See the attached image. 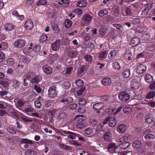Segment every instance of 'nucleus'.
<instances>
[{
  "instance_id": "41",
  "label": "nucleus",
  "mask_w": 155,
  "mask_h": 155,
  "mask_svg": "<svg viewBox=\"0 0 155 155\" xmlns=\"http://www.w3.org/2000/svg\"><path fill=\"white\" fill-rule=\"evenodd\" d=\"M155 96V91H152L148 93L146 96V98L147 99H151Z\"/></svg>"
},
{
  "instance_id": "35",
  "label": "nucleus",
  "mask_w": 155,
  "mask_h": 155,
  "mask_svg": "<svg viewBox=\"0 0 155 155\" xmlns=\"http://www.w3.org/2000/svg\"><path fill=\"white\" fill-rule=\"evenodd\" d=\"M108 11L106 9H104L100 11L98 13V15L101 17H102L104 15H107L108 14Z\"/></svg>"
},
{
  "instance_id": "45",
  "label": "nucleus",
  "mask_w": 155,
  "mask_h": 155,
  "mask_svg": "<svg viewBox=\"0 0 155 155\" xmlns=\"http://www.w3.org/2000/svg\"><path fill=\"white\" fill-rule=\"evenodd\" d=\"M6 130L9 133L12 134L13 135L16 134V132L15 130L12 127H8L6 129Z\"/></svg>"
},
{
  "instance_id": "15",
  "label": "nucleus",
  "mask_w": 155,
  "mask_h": 155,
  "mask_svg": "<svg viewBox=\"0 0 155 155\" xmlns=\"http://www.w3.org/2000/svg\"><path fill=\"white\" fill-rule=\"evenodd\" d=\"M112 134L110 132L107 131L105 132L104 135V140L107 141H110L112 140Z\"/></svg>"
},
{
  "instance_id": "22",
  "label": "nucleus",
  "mask_w": 155,
  "mask_h": 155,
  "mask_svg": "<svg viewBox=\"0 0 155 155\" xmlns=\"http://www.w3.org/2000/svg\"><path fill=\"white\" fill-rule=\"evenodd\" d=\"M125 13L126 16H131L132 15V8L130 6H127L125 8Z\"/></svg>"
},
{
  "instance_id": "64",
  "label": "nucleus",
  "mask_w": 155,
  "mask_h": 155,
  "mask_svg": "<svg viewBox=\"0 0 155 155\" xmlns=\"http://www.w3.org/2000/svg\"><path fill=\"white\" fill-rule=\"evenodd\" d=\"M140 4L138 2H136L130 5L131 8H133L137 10L139 8Z\"/></svg>"
},
{
  "instance_id": "51",
  "label": "nucleus",
  "mask_w": 155,
  "mask_h": 155,
  "mask_svg": "<svg viewBox=\"0 0 155 155\" xmlns=\"http://www.w3.org/2000/svg\"><path fill=\"white\" fill-rule=\"evenodd\" d=\"M34 89L36 91V92L38 93L41 92L42 89L40 87V85H35L34 86Z\"/></svg>"
},
{
  "instance_id": "54",
  "label": "nucleus",
  "mask_w": 155,
  "mask_h": 155,
  "mask_svg": "<svg viewBox=\"0 0 155 155\" xmlns=\"http://www.w3.org/2000/svg\"><path fill=\"white\" fill-rule=\"evenodd\" d=\"M48 38V36L46 35H42L40 38V41L41 42H45Z\"/></svg>"
},
{
  "instance_id": "29",
  "label": "nucleus",
  "mask_w": 155,
  "mask_h": 155,
  "mask_svg": "<svg viewBox=\"0 0 155 155\" xmlns=\"http://www.w3.org/2000/svg\"><path fill=\"white\" fill-rule=\"evenodd\" d=\"M146 81L148 83H151L153 81V77L150 74H147L144 76Z\"/></svg>"
},
{
  "instance_id": "20",
  "label": "nucleus",
  "mask_w": 155,
  "mask_h": 155,
  "mask_svg": "<svg viewBox=\"0 0 155 155\" xmlns=\"http://www.w3.org/2000/svg\"><path fill=\"white\" fill-rule=\"evenodd\" d=\"M130 75V71L129 68L125 69L123 72L122 75L124 78H127Z\"/></svg>"
},
{
  "instance_id": "12",
  "label": "nucleus",
  "mask_w": 155,
  "mask_h": 155,
  "mask_svg": "<svg viewBox=\"0 0 155 155\" xmlns=\"http://www.w3.org/2000/svg\"><path fill=\"white\" fill-rule=\"evenodd\" d=\"M42 69L43 72L47 74H51L52 72V68L48 64L43 65Z\"/></svg>"
},
{
  "instance_id": "24",
  "label": "nucleus",
  "mask_w": 155,
  "mask_h": 155,
  "mask_svg": "<svg viewBox=\"0 0 155 155\" xmlns=\"http://www.w3.org/2000/svg\"><path fill=\"white\" fill-rule=\"evenodd\" d=\"M67 116V114L65 112H62L59 114L57 117L60 121H63L66 119Z\"/></svg>"
},
{
  "instance_id": "47",
  "label": "nucleus",
  "mask_w": 155,
  "mask_h": 155,
  "mask_svg": "<svg viewBox=\"0 0 155 155\" xmlns=\"http://www.w3.org/2000/svg\"><path fill=\"white\" fill-rule=\"evenodd\" d=\"M25 5L27 6H30L34 3L33 0H26L24 2Z\"/></svg>"
},
{
  "instance_id": "49",
  "label": "nucleus",
  "mask_w": 155,
  "mask_h": 155,
  "mask_svg": "<svg viewBox=\"0 0 155 155\" xmlns=\"http://www.w3.org/2000/svg\"><path fill=\"white\" fill-rule=\"evenodd\" d=\"M35 107L38 108H40L42 105L40 101L36 100L34 102Z\"/></svg>"
},
{
  "instance_id": "38",
  "label": "nucleus",
  "mask_w": 155,
  "mask_h": 155,
  "mask_svg": "<svg viewBox=\"0 0 155 155\" xmlns=\"http://www.w3.org/2000/svg\"><path fill=\"white\" fill-rule=\"evenodd\" d=\"M87 100L86 99L83 98H80L78 101V104L81 106H84L87 103Z\"/></svg>"
},
{
  "instance_id": "61",
  "label": "nucleus",
  "mask_w": 155,
  "mask_h": 155,
  "mask_svg": "<svg viewBox=\"0 0 155 155\" xmlns=\"http://www.w3.org/2000/svg\"><path fill=\"white\" fill-rule=\"evenodd\" d=\"M47 0H40L37 3V5L38 6L40 5H43L47 3Z\"/></svg>"
},
{
  "instance_id": "46",
  "label": "nucleus",
  "mask_w": 155,
  "mask_h": 155,
  "mask_svg": "<svg viewBox=\"0 0 155 155\" xmlns=\"http://www.w3.org/2000/svg\"><path fill=\"white\" fill-rule=\"evenodd\" d=\"M57 110L56 109H54L50 110L48 113V116L51 117H53V116L55 114Z\"/></svg>"
},
{
  "instance_id": "30",
  "label": "nucleus",
  "mask_w": 155,
  "mask_h": 155,
  "mask_svg": "<svg viewBox=\"0 0 155 155\" xmlns=\"http://www.w3.org/2000/svg\"><path fill=\"white\" fill-rule=\"evenodd\" d=\"M77 54V52L76 51H71L68 52V56L70 58H73L76 56Z\"/></svg>"
},
{
  "instance_id": "8",
  "label": "nucleus",
  "mask_w": 155,
  "mask_h": 155,
  "mask_svg": "<svg viewBox=\"0 0 155 155\" xmlns=\"http://www.w3.org/2000/svg\"><path fill=\"white\" fill-rule=\"evenodd\" d=\"M140 42V39L138 37H134L131 40L130 45L132 47L138 45Z\"/></svg>"
},
{
  "instance_id": "52",
  "label": "nucleus",
  "mask_w": 155,
  "mask_h": 155,
  "mask_svg": "<svg viewBox=\"0 0 155 155\" xmlns=\"http://www.w3.org/2000/svg\"><path fill=\"white\" fill-rule=\"evenodd\" d=\"M144 138L146 139H153L154 138L155 136L151 134H149L144 136Z\"/></svg>"
},
{
  "instance_id": "36",
  "label": "nucleus",
  "mask_w": 155,
  "mask_h": 155,
  "mask_svg": "<svg viewBox=\"0 0 155 155\" xmlns=\"http://www.w3.org/2000/svg\"><path fill=\"white\" fill-rule=\"evenodd\" d=\"M33 149H29L25 153V155H37V152L33 150Z\"/></svg>"
},
{
  "instance_id": "4",
  "label": "nucleus",
  "mask_w": 155,
  "mask_h": 155,
  "mask_svg": "<svg viewBox=\"0 0 155 155\" xmlns=\"http://www.w3.org/2000/svg\"><path fill=\"white\" fill-rule=\"evenodd\" d=\"M25 40L19 38L15 41L14 43V46L15 47L18 48H21L25 45Z\"/></svg>"
},
{
  "instance_id": "53",
  "label": "nucleus",
  "mask_w": 155,
  "mask_h": 155,
  "mask_svg": "<svg viewBox=\"0 0 155 155\" xmlns=\"http://www.w3.org/2000/svg\"><path fill=\"white\" fill-rule=\"evenodd\" d=\"M107 52L104 51L101 52L99 55V57L101 59H103L105 58L106 56Z\"/></svg>"
},
{
  "instance_id": "40",
  "label": "nucleus",
  "mask_w": 155,
  "mask_h": 155,
  "mask_svg": "<svg viewBox=\"0 0 155 155\" xmlns=\"http://www.w3.org/2000/svg\"><path fill=\"white\" fill-rule=\"evenodd\" d=\"M80 117H81L80 115H78L76 116L75 118V120L77 121V122L76 123H84V119L82 118H80Z\"/></svg>"
},
{
  "instance_id": "44",
  "label": "nucleus",
  "mask_w": 155,
  "mask_h": 155,
  "mask_svg": "<svg viewBox=\"0 0 155 155\" xmlns=\"http://www.w3.org/2000/svg\"><path fill=\"white\" fill-rule=\"evenodd\" d=\"M86 87H82L77 91V94L78 96H80L86 90Z\"/></svg>"
},
{
  "instance_id": "57",
  "label": "nucleus",
  "mask_w": 155,
  "mask_h": 155,
  "mask_svg": "<svg viewBox=\"0 0 155 155\" xmlns=\"http://www.w3.org/2000/svg\"><path fill=\"white\" fill-rule=\"evenodd\" d=\"M63 85L64 86L65 89H68L71 86V83L69 81L64 82L63 83Z\"/></svg>"
},
{
  "instance_id": "7",
  "label": "nucleus",
  "mask_w": 155,
  "mask_h": 155,
  "mask_svg": "<svg viewBox=\"0 0 155 155\" xmlns=\"http://www.w3.org/2000/svg\"><path fill=\"white\" fill-rule=\"evenodd\" d=\"M146 69V66L144 64H142L137 66L136 69V71L137 73L141 74L145 72Z\"/></svg>"
},
{
  "instance_id": "60",
  "label": "nucleus",
  "mask_w": 155,
  "mask_h": 155,
  "mask_svg": "<svg viewBox=\"0 0 155 155\" xmlns=\"http://www.w3.org/2000/svg\"><path fill=\"white\" fill-rule=\"evenodd\" d=\"M21 119L24 121L28 122L31 121V119L29 118H28L25 116L24 115H21Z\"/></svg>"
},
{
  "instance_id": "28",
  "label": "nucleus",
  "mask_w": 155,
  "mask_h": 155,
  "mask_svg": "<svg viewBox=\"0 0 155 155\" xmlns=\"http://www.w3.org/2000/svg\"><path fill=\"white\" fill-rule=\"evenodd\" d=\"M130 144V143L129 142H126L120 144L119 146L121 149L124 150L128 148Z\"/></svg>"
},
{
  "instance_id": "18",
  "label": "nucleus",
  "mask_w": 155,
  "mask_h": 155,
  "mask_svg": "<svg viewBox=\"0 0 155 155\" xmlns=\"http://www.w3.org/2000/svg\"><path fill=\"white\" fill-rule=\"evenodd\" d=\"M127 127L124 124H121L117 128V130L119 133H124L125 132Z\"/></svg>"
},
{
  "instance_id": "10",
  "label": "nucleus",
  "mask_w": 155,
  "mask_h": 155,
  "mask_svg": "<svg viewBox=\"0 0 155 155\" xmlns=\"http://www.w3.org/2000/svg\"><path fill=\"white\" fill-rule=\"evenodd\" d=\"M24 26L26 29L29 30L31 29L34 26L32 21L30 19L27 20L25 22Z\"/></svg>"
},
{
  "instance_id": "59",
  "label": "nucleus",
  "mask_w": 155,
  "mask_h": 155,
  "mask_svg": "<svg viewBox=\"0 0 155 155\" xmlns=\"http://www.w3.org/2000/svg\"><path fill=\"white\" fill-rule=\"evenodd\" d=\"M90 123L91 125L94 127H96L98 124L97 121L93 119L90 120Z\"/></svg>"
},
{
  "instance_id": "17",
  "label": "nucleus",
  "mask_w": 155,
  "mask_h": 155,
  "mask_svg": "<svg viewBox=\"0 0 155 155\" xmlns=\"http://www.w3.org/2000/svg\"><path fill=\"white\" fill-rule=\"evenodd\" d=\"M111 83V80L109 78H105L102 80V84L104 86H110Z\"/></svg>"
},
{
  "instance_id": "6",
  "label": "nucleus",
  "mask_w": 155,
  "mask_h": 155,
  "mask_svg": "<svg viewBox=\"0 0 155 155\" xmlns=\"http://www.w3.org/2000/svg\"><path fill=\"white\" fill-rule=\"evenodd\" d=\"M92 18V17L90 15L85 14L83 15L82 19L85 24L88 25L91 23Z\"/></svg>"
},
{
  "instance_id": "63",
  "label": "nucleus",
  "mask_w": 155,
  "mask_h": 155,
  "mask_svg": "<svg viewBox=\"0 0 155 155\" xmlns=\"http://www.w3.org/2000/svg\"><path fill=\"white\" fill-rule=\"evenodd\" d=\"M30 127L31 128L33 129L34 131H37L38 127V125L35 123L31 124L30 126Z\"/></svg>"
},
{
  "instance_id": "31",
  "label": "nucleus",
  "mask_w": 155,
  "mask_h": 155,
  "mask_svg": "<svg viewBox=\"0 0 155 155\" xmlns=\"http://www.w3.org/2000/svg\"><path fill=\"white\" fill-rule=\"evenodd\" d=\"M114 87L117 91H119L121 90L122 87L120 82L115 81L114 82Z\"/></svg>"
},
{
  "instance_id": "58",
  "label": "nucleus",
  "mask_w": 155,
  "mask_h": 155,
  "mask_svg": "<svg viewBox=\"0 0 155 155\" xmlns=\"http://www.w3.org/2000/svg\"><path fill=\"white\" fill-rule=\"evenodd\" d=\"M75 84L78 86H81L84 84L83 81L81 79H78L75 81Z\"/></svg>"
},
{
  "instance_id": "62",
  "label": "nucleus",
  "mask_w": 155,
  "mask_h": 155,
  "mask_svg": "<svg viewBox=\"0 0 155 155\" xmlns=\"http://www.w3.org/2000/svg\"><path fill=\"white\" fill-rule=\"evenodd\" d=\"M6 62L8 64L12 65L14 63L15 61L13 58H10L7 60Z\"/></svg>"
},
{
  "instance_id": "19",
  "label": "nucleus",
  "mask_w": 155,
  "mask_h": 155,
  "mask_svg": "<svg viewBox=\"0 0 155 155\" xmlns=\"http://www.w3.org/2000/svg\"><path fill=\"white\" fill-rule=\"evenodd\" d=\"M15 27L14 25L10 23L5 24L4 25L5 29L8 31L13 30L15 28Z\"/></svg>"
},
{
  "instance_id": "16",
  "label": "nucleus",
  "mask_w": 155,
  "mask_h": 155,
  "mask_svg": "<svg viewBox=\"0 0 155 155\" xmlns=\"http://www.w3.org/2000/svg\"><path fill=\"white\" fill-rule=\"evenodd\" d=\"M42 79V77L39 75H36L32 78L30 81L31 83L37 84Z\"/></svg>"
},
{
  "instance_id": "56",
  "label": "nucleus",
  "mask_w": 155,
  "mask_h": 155,
  "mask_svg": "<svg viewBox=\"0 0 155 155\" xmlns=\"http://www.w3.org/2000/svg\"><path fill=\"white\" fill-rule=\"evenodd\" d=\"M93 132V130L91 128H87L85 129V133L88 135H89L91 134Z\"/></svg>"
},
{
  "instance_id": "5",
  "label": "nucleus",
  "mask_w": 155,
  "mask_h": 155,
  "mask_svg": "<svg viewBox=\"0 0 155 155\" xmlns=\"http://www.w3.org/2000/svg\"><path fill=\"white\" fill-rule=\"evenodd\" d=\"M104 104L102 102H98L93 104V108L97 113H100V110L104 107Z\"/></svg>"
},
{
  "instance_id": "55",
  "label": "nucleus",
  "mask_w": 155,
  "mask_h": 155,
  "mask_svg": "<svg viewBox=\"0 0 155 155\" xmlns=\"http://www.w3.org/2000/svg\"><path fill=\"white\" fill-rule=\"evenodd\" d=\"M146 56V53L145 52H143L138 54L137 55V58H145Z\"/></svg>"
},
{
  "instance_id": "48",
  "label": "nucleus",
  "mask_w": 155,
  "mask_h": 155,
  "mask_svg": "<svg viewBox=\"0 0 155 155\" xmlns=\"http://www.w3.org/2000/svg\"><path fill=\"white\" fill-rule=\"evenodd\" d=\"M35 73L34 72H30L26 74V78L28 79H29L31 78L34 76Z\"/></svg>"
},
{
  "instance_id": "27",
  "label": "nucleus",
  "mask_w": 155,
  "mask_h": 155,
  "mask_svg": "<svg viewBox=\"0 0 155 155\" xmlns=\"http://www.w3.org/2000/svg\"><path fill=\"white\" fill-rule=\"evenodd\" d=\"M116 124V120L115 117H110L109 125L110 127H114Z\"/></svg>"
},
{
  "instance_id": "32",
  "label": "nucleus",
  "mask_w": 155,
  "mask_h": 155,
  "mask_svg": "<svg viewBox=\"0 0 155 155\" xmlns=\"http://www.w3.org/2000/svg\"><path fill=\"white\" fill-rule=\"evenodd\" d=\"M72 23V22L70 20L66 19L64 22L65 27L67 28H69L71 26Z\"/></svg>"
},
{
  "instance_id": "1",
  "label": "nucleus",
  "mask_w": 155,
  "mask_h": 155,
  "mask_svg": "<svg viewBox=\"0 0 155 155\" xmlns=\"http://www.w3.org/2000/svg\"><path fill=\"white\" fill-rule=\"evenodd\" d=\"M36 142L26 139H22L21 140V143L24 144V147L25 148H29L33 149L35 148Z\"/></svg>"
},
{
  "instance_id": "21",
  "label": "nucleus",
  "mask_w": 155,
  "mask_h": 155,
  "mask_svg": "<svg viewBox=\"0 0 155 155\" xmlns=\"http://www.w3.org/2000/svg\"><path fill=\"white\" fill-rule=\"evenodd\" d=\"M141 146V143L140 141L137 140L134 141L132 144V147L134 149L137 150Z\"/></svg>"
},
{
  "instance_id": "26",
  "label": "nucleus",
  "mask_w": 155,
  "mask_h": 155,
  "mask_svg": "<svg viewBox=\"0 0 155 155\" xmlns=\"http://www.w3.org/2000/svg\"><path fill=\"white\" fill-rule=\"evenodd\" d=\"M145 122L148 124H150L154 120V118L151 115H147L145 117Z\"/></svg>"
},
{
  "instance_id": "50",
  "label": "nucleus",
  "mask_w": 155,
  "mask_h": 155,
  "mask_svg": "<svg viewBox=\"0 0 155 155\" xmlns=\"http://www.w3.org/2000/svg\"><path fill=\"white\" fill-rule=\"evenodd\" d=\"M99 34L102 36H104L106 33V30L104 28H101L99 30Z\"/></svg>"
},
{
  "instance_id": "25",
  "label": "nucleus",
  "mask_w": 155,
  "mask_h": 155,
  "mask_svg": "<svg viewBox=\"0 0 155 155\" xmlns=\"http://www.w3.org/2000/svg\"><path fill=\"white\" fill-rule=\"evenodd\" d=\"M87 2L86 0H82L78 2L76 5L80 7H84L87 5Z\"/></svg>"
},
{
  "instance_id": "23",
  "label": "nucleus",
  "mask_w": 155,
  "mask_h": 155,
  "mask_svg": "<svg viewBox=\"0 0 155 155\" xmlns=\"http://www.w3.org/2000/svg\"><path fill=\"white\" fill-rule=\"evenodd\" d=\"M63 132L65 134H68V138L72 139H76V135L74 133L66 131H64Z\"/></svg>"
},
{
  "instance_id": "9",
  "label": "nucleus",
  "mask_w": 155,
  "mask_h": 155,
  "mask_svg": "<svg viewBox=\"0 0 155 155\" xmlns=\"http://www.w3.org/2000/svg\"><path fill=\"white\" fill-rule=\"evenodd\" d=\"M60 40H57L53 43L51 45L52 50L54 51L58 50L60 48Z\"/></svg>"
},
{
  "instance_id": "2",
  "label": "nucleus",
  "mask_w": 155,
  "mask_h": 155,
  "mask_svg": "<svg viewBox=\"0 0 155 155\" xmlns=\"http://www.w3.org/2000/svg\"><path fill=\"white\" fill-rule=\"evenodd\" d=\"M119 99L123 102H125L128 100L130 98L129 93L126 91L121 92L118 96Z\"/></svg>"
},
{
  "instance_id": "14",
  "label": "nucleus",
  "mask_w": 155,
  "mask_h": 155,
  "mask_svg": "<svg viewBox=\"0 0 155 155\" xmlns=\"http://www.w3.org/2000/svg\"><path fill=\"white\" fill-rule=\"evenodd\" d=\"M73 101V99L72 97L68 96L67 97H64L60 101V102L64 104H68L72 102Z\"/></svg>"
},
{
  "instance_id": "34",
  "label": "nucleus",
  "mask_w": 155,
  "mask_h": 155,
  "mask_svg": "<svg viewBox=\"0 0 155 155\" xmlns=\"http://www.w3.org/2000/svg\"><path fill=\"white\" fill-rule=\"evenodd\" d=\"M112 66L113 68L115 70L118 71L121 68V67L119 64L117 62H114L112 63Z\"/></svg>"
},
{
  "instance_id": "39",
  "label": "nucleus",
  "mask_w": 155,
  "mask_h": 155,
  "mask_svg": "<svg viewBox=\"0 0 155 155\" xmlns=\"http://www.w3.org/2000/svg\"><path fill=\"white\" fill-rule=\"evenodd\" d=\"M41 46L39 45H35L33 48L32 50L35 53H37L39 52L41 50Z\"/></svg>"
},
{
  "instance_id": "3",
  "label": "nucleus",
  "mask_w": 155,
  "mask_h": 155,
  "mask_svg": "<svg viewBox=\"0 0 155 155\" xmlns=\"http://www.w3.org/2000/svg\"><path fill=\"white\" fill-rule=\"evenodd\" d=\"M56 87L54 85L50 87L48 90V94L50 98H54L57 95V92L56 90Z\"/></svg>"
},
{
  "instance_id": "42",
  "label": "nucleus",
  "mask_w": 155,
  "mask_h": 155,
  "mask_svg": "<svg viewBox=\"0 0 155 155\" xmlns=\"http://www.w3.org/2000/svg\"><path fill=\"white\" fill-rule=\"evenodd\" d=\"M132 110V109L129 107H125L123 109V112L127 115L130 114Z\"/></svg>"
},
{
  "instance_id": "11",
  "label": "nucleus",
  "mask_w": 155,
  "mask_h": 155,
  "mask_svg": "<svg viewBox=\"0 0 155 155\" xmlns=\"http://www.w3.org/2000/svg\"><path fill=\"white\" fill-rule=\"evenodd\" d=\"M12 15L18 20L21 21H23L25 18V16L23 15H20L18 11L15 10H14L12 12Z\"/></svg>"
},
{
  "instance_id": "33",
  "label": "nucleus",
  "mask_w": 155,
  "mask_h": 155,
  "mask_svg": "<svg viewBox=\"0 0 155 155\" xmlns=\"http://www.w3.org/2000/svg\"><path fill=\"white\" fill-rule=\"evenodd\" d=\"M117 52L115 50H113L111 51L110 53L108 54L109 58L112 60L114 59L116 56Z\"/></svg>"
},
{
  "instance_id": "13",
  "label": "nucleus",
  "mask_w": 155,
  "mask_h": 155,
  "mask_svg": "<svg viewBox=\"0 0 155 155\" xmlns=\"http://www.w3.org/2000/svg\"><path fill=\"white\" fill-rule=\"evenodd\" d=\"M116 146L115 143H110L107 146V149L108 151L111 153H115Z\"/></svg>"
},
{
  "instance_id": "37",
  "label": "nucleus",
  "mask_w": 155,
  "mask_h": 155,
  "mask_svg": "<svg viewBox=\"0 0 155 155\" xmlns=\"http://www.w3.org/2000/svg\"><path fill=\"white\" fill-rule=\"evenodd\" d=\"M85 61L87 62H91L93 61L92 56L90 54L86 55L84 58Z\"/></svg>"
},
{
  "instance_id": "43",
  "label": "nucleus",
  "mask_w": 155,
  "mask_h": 155,
  "mask_svg": "<svg viewBox=\"0 0 155 155\" xmlns=\"http://www.w3.org/2000/svg\"><path fill=\"white\" fill-rule=\"evenodd\" d=\"M86 71V67L85 65H82L80 67L78 70V74H80Z\"/></svg>"
}]
</instances>
